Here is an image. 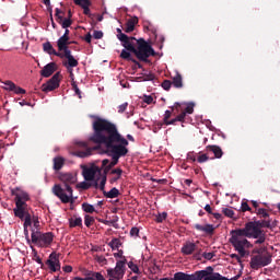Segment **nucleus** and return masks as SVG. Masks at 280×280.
Returning <instances> with one entry per match:
<instances>
[{"label":"nucleus","mask_w":280,"mask_h":280,"mask_svg":"<svg viewBox=\"0 0 280 280\" xmlns=\"http://www.w3.org/2000/svg\"><path fill=\"white\" fill-rule=\"evenodd\" d=\"M122 39H120V43L122 45V47L125 49L121 50L120 52V58H122V60H129L131 62H137V60L135 58H132V56L130 55V52L132 54L135 51V47L137 46V42L139 39H137L136 37L132 36H121Z\"/></svg>","instance_id":"obj_7"},{"label":"nucleus","mask_w":280,"mask_h":280,"mask_svg":"<svg viewBox=\"0 0 280 280\" xmlns=\"http://www.w3.org/2000/svg\"><path fill=\"white\" fill-rule=\"evenodd\" d=\"M144 102H145V104H152V102H154V98L152 96L145 95L144 96Z\"/></svg>","instance_id":"obj_63"},{"label":"nucleus","mask_w":280,"mask_h":280,"mask_svg":"<svg viewBox=\"0 0 280 280\" xmlns=\"http://www.w3.org/2000/svg\"><path fill=\"white\" fill-rule=\"evenodd\" d=\"M59 58H61V60H63V58H66V60H63L62 65L63 67H66V69H73L75 67H78L79 62L78 59H75V57H73V55L71 54V50H66L63 52H61V56H59Z\"/></svg>","instance_id":"obj_15"},{"label":"nucleus","mask_w":280,"mask_h":280,"mask_svg":"<svg viewBox=\"0 0 280 280\" xmlns=\"http://www.w3.org/2000/svg\"><path fill=\"white\" fill-rule=\"evenodd\" d=\"M110 174H113V175H116V177H113L110 180H109V183L113 185V183H117V180H119V178H121V174H124V170H121V168H113L112 171H110Z\"/></svg>","instance_id":"obj_31"},{"label":"nucleus","mask_w":280,"mask_h":280,"mask_svg":"<svg viewBox=\"0 0 280 280\" xmlns=\"http://www.w3.org/2000/svg\"><path fill=\"white\" fill-rule=\"evenodd\" d=\"M116 32H117L118 40H122L124 39L122 36H128L124 32H121V28H117Z\"/></svg>","instance_id":"obj_60"},{"label":"nucleus","mask_w":280,"mask_h":280,"mask_svg":"<svg viewBox=\"0 0 280 280\" xmlns=\"http://www.w3.org/2000/svg\"><path fill=\"white\" fill-rule=\"evenodd\" d=\"M92 129L93 135L90 137V141L105 147V154L112 159L107 165L113 170L120 159L128 156L130 142L119 132L117 125L108 119L95 116Z\"/></svg>","instance_id":"obj_1"},{"label":"nucleus","mask_w":280,"mask_h":280,"mask_svg":"<svg viewBox=\"0 0 280 280\" xmlns=\"http://www.w3.org/2000/svg\"><path fill=\"white\" fill-rule=\"evenodd\" d=\"M69 45H71V43H69V37L67 36H61L58 40H57V47L59 49V51H69Z\"/></svg>","instance_id":"obj_23"},{"label":"nucleus","mask_w":280,"mask_h":280,"mask_svg":"<svg viewBox=\"0 0 280 280\" xmlns=\"http://www.w3.org/2000/svg\"><path fill=\"white\" fill-rule=\"evenodd\" d=\"M255 213L257 215H259L260 218H270V214L268 213V211L264 208H259L255 210Z\"/></svg>","instance_id":"obj_38"},{"label":"nucleus","mask_w":280,"mask_h":280,"mask_svg":"<svg viewBox=\"0 0 280 280\" xmlns=\"http://www.w3.org/2000/svg\"><path fill=\"white\" fill-rule=\"evenodd\" d=\"M75 5H80L85 16H91V0H73Z\"/></svg>","instance_id":"obj_21"},{"label":"nucleus","mask_w":280,"mask_h":280,"mask_svg":"<svg viewBox=\"0 0 280 280\" xmlns=\"http://www.w3.org/2000/svg\"><path fill=\"white\" fill-rule=\"evenodd\" d=\"M172 84L175 89H183V75L178 72L173 77Z\"/></svg>","instance_id":"obj_28"},{"label":"nucleus","mask_w":280,"mask_h":280,"mask_svg":"<svg viewBox=\"0 0 280 280\" xmlns=\"http://www.w3.org/2000/svg\"><path fill=\"white\" fill-rule=\"evenodd\" d=\"M138 23H139V18L133 16V18L129 19L126 22L125 28H124L126 34H130L131 32H135V25H137Z\"/></svg>","instance_id":"obj_27"},{"label":"nucleus","mask_w":280,"mask_h":280,"mask_svg":"<svg viewBox=\"0 0 280 280\" xmlns=\"http://www.w3.org/2000/svg\"><path fill=\"white\" fill-rule=\"evenodd\" d=\"M162 89H164V91H170V89H172V81L170 80H164L162 82Z\"/></svg>","instance_id":"obj_46"},{"label":"nucleus","mask_w":280,"mask_h":280,"mask_svg":"<svg viewBox=\"0 0 280 280\" xmlns=\"http://www.w3.org/2000/svg\"><path fill=\"white\" fill-rule=\"evenodd\" d=\"M12 196H14L15 208L14 211H23L25 209H30L27 201H30V194L27 191L16 187L11 190Z\"/></svg>","instance_id":"obj_8"},{"label":"nucleus","mask_w":280,"mask_h":280,"mask_svg":"<svg viewBox=\"0 0 280 280\" xmlns=\"http://www.w3.org/2000/svg\"><path fill=\"white\" fill-rule=\"evenodd\" d=\"M252 253L253 255H266V253H268V249L266 247L254 248Z\"/></svg>","instance_id":"obj_42"},{"label":"nucleus","mask_w":280,"mask_h":280,"mask_svg":"<svg viewBox=\"0 0 280 280\" xmlns=\"http://www.w3.org/2000/svg\"><path fill=\"white\" fill-rule=\"evenodd\" d=\"M91 187H93V184H91L89 182H81V183L77 184L78 189H83L85 191H86V189H91Z\"/></svg>","instance_id":"obj_37"},{"label":"nucleus","mask_w":280,"mask_h":280,"mask_svg":"<svg viewBox=\"0 0 280 280\" xmlns=\"http://www.w3.org/2000/svg\"><path fill=\"white\" fill-rule=\"evenodd\" d=\"M32 222H33L35 229H38L40 226V222L38 221V217L34 215V212H33Z\"/></svg>","instance_id":"obj_56"},{"label":"nucleus","mask_w":280,"mask_h":280,"mask_svg":"<svg viewBox=\"0 0 280 280\" xmlns=\"http://www.w3.org/2000/svg\"><path fill=\"white\" fill-rule=\"evenodd\" d=\"M103 196H105V198H119V189L114 187L109 191H104Z\"/></svg>","instance_id":"obj_32"},{"label":"nucleus","mask_w":280,"mask_h":280,"mask_svg":"<svg viewBox=\"0 0 280 280\" xmlns=\"http://www.w3.org/2000/svg\"><path fill=\"white\" fill-rule=\"evenodd\" d=\"M187 159H188V161H192V163H196V153L189 152L187 154Z\"/></svg>","instance_id":"obj_62"},{"label":"nucleus","mask_w":280,"mask_h":280,"mask_svg":"<svg viewBox=\"0 0 280 280\" xmlns=\"http://www.w3.org/2000/svg\"><path fill=\"white\" fill-rule=\"evenodd\" d=\"M59 180L63 183L65 188L59 184H55L51 189L54 196L59 198L63 205H69V202L70 205H73L75 199H73V188L71 185H75L78 183V177L71 173H61L59 175Z\"/></svg>","instance_id":"obj_3"},{"label":"nucleus","mask_w":280,"mask_h":280,"mask_svg":"<svg viewBox=\"0 0 280 280\" xmlns=\"http://www.w3.org/2000/svg\"><path fill=\"white\" fill-rule=\"evenodd\" d=\"M77 150L73 152L74 156H79V159H86V156H91L95 150H100V145L90 148L89 143L86 142H77Z\"/></svg>","instance_id":"obj_11"},{"label":"nucleus","mask_w":280,"mask_h":280,"mask_svg":"<svg viewBox=\"0 0 280 280\" xmlns=\"http://www.w3.org/2000/svg\"><path fill=\"white\" fill-rule=\"evenodd\" d=\"M84 224L88 229H91V226H93V224H95V218L89 215V214H85L84 217Z\"/></svg>","instance_id":"obj_35"},{"label":"nucleus","mask_w":280,"mask_h":280,"mask_svg":"<svg viewBox=\"0 0 280 280\" xmlns=\"http://www.w3.org/2000/svg\"><path fill=\"white\" fill-rule=\"evenodd\" d=\"M46 266H48L50 272H58L60 270V257L56 253H51L46 260Z\"/></svg>","instance_id":"obj_16"},{"label":"nucleus","mask_w":280,"mask_h":280,"mask_svg":"<svg viewBox=\"0 0 280 280\" xmlns=\"http://www.w3.org/2000/svg\"><path fill=\"white\" fill-rule=\"evenodd\" d=\"M164 220H167V212H162L156 215L155 222L161 224Z\"/></svg>","instance_id":"obj_44"},{"label":"nucleus","mask_w":280,"mask_h":280,"mask_svg":"<svg viewBox=\"0 0 280 280\" xmlns=\"http://www.w3.org/2000/svg\"><path fill=\"white\" fill-rule=\"evenodd\" d=\"M60 86V72H56L48 82L42 85V91L44 93H49L50 91H56Z\"/></svg>","instance_id":"obj_13"},{"label":"nucleus","mask_w":280,"mask_h":280,"mask_svg":"<svg viewBox=\"0 0 280 280\" xmlns=\"http://www.w3.org/2000/svg\"><path fill=\"white\" fill-rule=\"evenodd\" d=\"M31 242L32 244H36V246H39V248H49V246H51V243L54 242V233H42L38 230H32Z\"/></svg>","instance_id":"obj_6"},{"label":"nucleus","mask_w":280,"mask_h":280,"mask_svg":"<svg viewBox=\"0 0 280 280\" xmlns=\"http://www.w3.org/2000/svg\"><path fill=\"white\" fill-rule=\"evenodd\" d=\"M261 233H264V230L255 226V223L249 221L244 228L232 230L230 232L231 237L229 238V242L233 246L234 250L241 254V257H248L250 252L246 249L253 248V244L248 238L257 240Z\"/></svg>","instance_id":"obj_2"},{"label":"nucleus","mask_w":280,"mask_h":280,"mask_svg":"<svg viewBox=\"0 0 280 280\" xmlns=\"http://www.w3.org/2000/svg\"><path fill=\"white\" fill-rule=\"evenodd\" d=\"M95 275H100V272H93L92 276L83 278V280H97V278H95Z\"/></svg>","instance_id":"obj_64"},{"label":"nucleus","mask_w":280,"mask_h":280,"mask_svg":"<svg viewBox=\"0 0 280 280\" xmlns=\"http://www.w3.org/2000/svg\"><path fill=\"white\" fill-rule=\"evenodd\" d=\"M130 235H131V237H139V230H138V228H132L130 230Z\"/></svg>","instance_id":"obj_58"},{"label":"nucleus","mask_w":280,"mask_h":280,"mask_svg":"<svg viewBox=\"0 0 280 280\" xmlns=\"http://www.w3.org/2000/svg\"><path fill=\"white\" fill-rule=\"evenodd\" d=\"M242 277L236 275L231 279L220 275V272H213V267L208 266L203 270L195 271L194 273H178L175 276L176 280H237Z\"/></svg>","instance_id":"obj_4"},{"label":"nucleus","mask_w":280,"mask_h":280,"mask_svg":"<svg viewBox=\"0 0 280 280\" xmlns=\"http://www.w3.org/2000/svg\"><path fill=\"white\" fill-rule=\"evenodd\" d=\"M202 257H203V259H207L208 261H211V259H212L213 257H215V254H214V253H207V252H205V253L202 254Z\"/></svg>","instance_id":"obj_53"},{"label":"nucleus","mask_w":280,"mask_h":280,"mask_svg":"<svg viewBox=\"0 0 280 280\" xmlns=\"http://www.w3.org/2000/svg\"><path fill=\"white\" fill-rule=\"evenodd\" d=\"M72 89H73L74 93L77 95H79V97H82V96H80V95H82V92L80 91V88H78V84H75V82H72Z\"/></svg>","instance_id":"obj_57"},{"label":"nucleus","mask_w":280,"mask_h":280,"mask_svg":"<svg viewBox=\"0 0 280 280\" xmlns=\"http://www.w3.org/2000/svg\"><path fill=\"white\" fill-rule=\"evenodd\" d=\"M98 188L101 189V191H103V195H104V191H106L105 190V188H106V175H104L102 177Z\"/></svg>","instance_id":"obj_47"},{"label":"nucleus","mask_w":280,"mask_h":280,"mask_svg":"<svg viewBox=\"0 0 280 280\" xmlns=\"http://www.w3.org/2000/svg\"><path fill=\"white\" fill-rule=\"evenodd\" d=\"M206 152H212L214 154V159H222L224 156V151L219 145L212 144L206 147Z\"/></svg>","instance_id":"obj_24"},{"label":"nucleus","mask_w":280,"mask_h":280,"mask_svg":"<svg viewBox=\"0 0 280 280\" xmlns=\"http://www.w3.org/2000/svg\"><path fill=\"white\" fill-rule=\"evenodd\" d=\"M222 213L226 217V218H233L235 215V212L233 211V209L230 208H223L222 209Z\"/></svg>","instance_id":"obj_43"},{"label":"nucleus","mask_w":280,"mask_h":280,"mask_svg":"<svg viewBox=\"0 0 280 280\" xmlns=\"http://www.w3.org/2000/svg\"><path fill=\"white\" fill-rule=\"evenodd\" d=\"M262 229H270V220H260Z\"/></svg>","instance_id":"obj_61"},{"label":"nucleus","mask_w":280,"mask_h":280,"mask_svg":"<svg viewBox=\"0 0 280 280\" xmlns=\"http://www.w3.org/2000/svg\"><path fill=\"white\" fill-rule=\"evenodd\" d=\"M137 45L132 54H135L136 58L141 62H148L150 56H154V48L144 38H139L137 40Z\"/></svg>","instance_id":"obj_5"},{"label":"nucleus","mask_w":280,"mask_h":280,"mask_svg":"<svg viewBox=\"0 0 280 280\" xmlns=\"http://www.w3.org/2000/svg\"><path fill=\"white\" fill-rule=\"evenodd\" d=\"M93 38H95V40H100V39L104 38V32H102V31H94Z\"/></svg>","instance_id":"obj_49"},{"label":"nucleus","mask_w":280,"mask_h":280,"mask_svg":"<svg viewBox=\"0 0 280 280\" xmlns=\"http://www.w3.org/2000/svg\"><path fill=\"white\" fill-rule=\"evenodd\" d=\"M194 229H196V231H200L201 233H206V235H213V233H215V226H213V224H205V225H200V224H195Z\"/></svg>","instance_id":"obj_20"},{"label":"nucleus","mask_w":280,"mask_h":280,"mask_svg":"<svg viewBox=\"0 0 280 280\" xmlns=\"http://www.w3.org/2000/svg\"><path fill=\"white\" fill-rule=\"evenodd\" d=\"M108 163H109V160H108V159H104V160L102 161V167H103V170H104L105 176H106V174H108V172H110V170H113V168L108 165Z\"/></svg>","instance_id":"obj_40"},{"label":"nucleus","mask_w":280,"mask_h":280,"mask_svg":"<svg viewBox=\"0 0 280 280\" xmlns=\"http://www.w3.org/2000/svg\"><path fill=\"white\" fill-rule=\"evenodd\" d=\"M55 12L56 21L61 25L62 30H67L70 25H73L72 20L69 18L65 19V12H62V10L56 8Z\"/></svg>","instance_id":"obj_17"},{"label":"nucleus","mask_w":280,"mask_h":280,"mask_svg":"<svg viewBox=\"0 0 280 280\" xmlns=\"http://www.w3.org/2000/svg\"><path fill=\"white\" fill-rule=\"evenodd\" d=\"M198 163H207L209 161V155L207 153H203L197 158Z\"/></svg>","instance_id":"obj_48"},{"label":"nucleus","mask_w":280,"mask_h":280,"mask_svg":"<svg viewBox=\"0 0 280 280\" xmlns=\"http://www.w3.org/2000/svg\"><path fill=\"white\" fill-rule=\"evenodd\" d=\"M31 248H32L33 253L35 254V261L37 264H40V266L43 268V266H44L43 259L40 258V256H38V252H36V249L33 246H31Z\"/></svg>","instance_id":"obj_45"},{"label":"nucleus","mask_w":280,"mask_h":280,"mask_svg":"<svg viewBox=\"0 0 280 280\" xmlns=\"http://www.w3.org/2000/svg\"><path fill=\"white\" fill-rule=\"evenodd\" d=\"M241 211H243V213H245V211H253V209L250 208V206H248V202L243 201L242 206H241Z\"/></svg>","instance_id":"obj_50"},{"label":"nucleus","mask_w":280,"mask_h":280,"mask_svg":"<svg viewBox=\"0 0 280 280\" xmlns=\"http://www.w3.org/2000/svg\"><path fill=\"white\" fill-rule=\"evenodd\" d=\"M172 110H175V113H179L178 115L183 116V121H179L180 124H185V117L187 115H194V104H188L185 108L183 107V104L175 103L173 106H171Z\"/></svg>","instance_id":"obj_14"},{"label":"nucleus","mask_w":280,"mask_h":280,"mask_svg":"<svg viewBox=\"0 0 280 280\" xmlns=\"http://www.w3.org/2000/svg\"><path fill=\"white\" fill-rule=\"evenodd\" d=\"M65 166V159L62 156H57L54 159V170L55 172H59Z\"/></svg>","instance_id":"obj_29"},{"label":"nucleus","mask_w":280,"mask_h":280,"mask_svg":"<svg viewBox=\"0 0 280 280\" xmlns=\"http://www.w3.org/2000/svg\"><path fill=\"white\" fill-rule=\"evenodd\" d=\"M115 259H120V261H124L126 259V256H124V250L119 249L118 253L114 254Z\"/></svg>","instance_id":"obj_51"},{"label":"nucleus","mask_w":280,"mask_h":280,"mask_svg":"<svg viewBox=\"0 0 280 280\" xmlns=\"http://www.w3.org/2000/svg\"><path fill=\"white\" fill-rule=\"evenodd\" d=\"M43 51H45V54H48V56H57V58H60V56H62V52L56 51L54 49V46L49 42L43 44Z\"/></svg>","instance_id":"obj_26"},{"label":"nucleus","mask_w":280,"mask_h":280,"mask_svg":"<svg viewBox=\"0 0 280 280\" xmlns=\"http://www.w3.org/2000/svg\"><path fill=\"white\" fill-rule=\"evenodd\" d=\"M198 244H199L198 241H197V243L187 241L183 244V246L180 248V253L184 255H194L196 253V250H198Z\"/></svg>","instance_id":"obj_19"},{"label":"nucleus","mask_w":280,"mask_h":280,"mask_svg":"<svg viewBox=\"0 0 280 280\" xmlns=\"http://www.w3.org/2000/svg\"><path fill=\"white\" fill-rule=\"evenodd\" d=\"M272 264V254L266 252L265 255H254L250 258L249 266L252 270H259V268H266Z\"/></svg>","instance_id":"obj_9"},{"label":"nucleus","mask_w":280,"mask_h":280,"mask_svg":"<svg viewBox=\"0 0 280 280\" xmlns=\"http://www.w3.org/2000/svg\"><path fill=\"white\" fill-rule=\"evenodd\" d=\"M230 257H231V259H235L237 261V264H240V266L242 268H244V264L242 261V257H246V256H242V254L238 253V255L237 254H231Z\"/></svg>","instance_id":"obj_39"},{"label":"nucleus","mask_w":280,"mask_h":280,"mask_svg":"<svg viewBox=\"0 0 280 280\" xmlns=\"http://www.w3.org/2000/svg\"><path fill=\"white\" fill-rule=\"evenodd\" d=\"M2 84H5L7 86L4 88L5 91H14V89H11L12 88V84H14V82L12 81H4L2 82Z\"/></svg>","instance_id":"obj_55"},{"label":"nucleus","mask_w":280,"mask_h":280,"mask_svg":"<svg viewBox=\"0 0 280 280\" xmlns=\"http://www.w3.org/2000/svg\"><path fill=\"white\" fill-rule=\"evenodd\" d=\"M69 226L70 229H75V226L82 228V218L80 217H72L69 219Z\"/></svg>","instance_id":"obj_30"},{"label":"nucleus","mask_w":280,"mask_h":280,"mask_svg":"<svg viewBox=\"0 0 280 280\" xmlns=\"http://www.w3.org/2000/svg\"><path fill=\"white\" fill-rule=\"evenodd\" d=\"M172 113H173V115H177V116L170 120V118L172 117ZM183 116H184V114L178 115V113H176V110H173L172 108H171V110L167 109L164 114V119H163L164 125L165 126H176L177 121H183Z\"/></svg>","instance_id":"obj_18"},{"label":"nucleus","mask_w":280,"mask_h":280,"mask_svg":"<svg viewBox=\"0 0 280 280\" xmlns=\"http://www.w3.org/2000/svg\"><path fill=\"white\" fill-rule=\"evenodd\" d=\"M126 108H128V103H124L118 106V113H126Z\"/></svg>","instance_id":"obj_59"},{"label":"nucleus","mask_w":280,"mask_h":280,"mask_svg":"<svg viewBox=\"0 0 280 280\" xmlns=\"http://www.w3.org/2000/svg\"><path fill=\"white\" fill-rule=\"evenodd\" d=\"M33 212L32 208H26L24 210L21 211H14V215L15 218H19V220H21L23 223V228L24 229H28V226H32V220H33Z\"/></svg>","instance_id":"obj_12"},{"label":"nucleus","mask_w":280,"mask_h":280,"mask_svg":"<svg viewBox=\"0 0 280 280\" xmlns=\"http://www.w3.org/2000/svg\"><path fill=\"white\" fill-rule=\"evenodd\" d=\"M143 82H150L152 80H154V74L153 73H148V74H143Z\"/></svg>","instance_id":"obj_54"},{"label":"nucleus","mask_w":280,"mask_h":280,"mask_svg":"<svg viewBox=\"0 0 280 280\" xmlns=\"http://www.w3.org/2000/svg\"><path fill=\"white\" fill-rule=\"evenodd\" d=\"M126 264H128V259L117 260L115 268L107 269V277L112 280L124 279V275H126Z\"/></svg>","instance_id":"obj_10"},{"label":"nucleus","mask_w":280,"mask_h":280,"mask_svg":"<svg viewBox=\"0 0 280 280\" xmlns=\"http://www.w3.org/2000/svg\"><path fill=\"white\" fill-rule=\"evenodd\" d=\"M127 266L130 270L135 272V275H141V271H139V266H137V264L129 261Z\"/></svg>","instance_id":"obj_41"},{"label":"nucleus","mask_w":280,"mask_h":280,"mask_svg":"<svg viewBox=\"0 0 280 280\" xmlns=\"http://www.w3.org/2000/svg\"><path fill=\"white\" fill-rule=\"evenodd\" d=\"M11 84V88L10 89H13V93H15L16 95H25L26 91L25 89L14 84V83H10Z\"/></svg>","instance_id":"obj_34"},{"label":"nucleus","mask_w":280,"mask_h":280,"mask_svg":"<svg viewBox=\"0 0 280 280\" xmlns=\"http://www.w3.org/2000/svg\"><path fill=\"white\" fill-rule=\"evenodd\" d=\"M82 209L85 213H94V211H95V207H93V205L88 203V202L82 203Z\"/></svg>","instance_id":"obj_36"},{"label":"nucleus","mask_w":280,"mask_h":280,"mask_svg":"<svg viewBox=\"0 0 280 280\" xmlns=\"http://www.w3.org/2000/svg\"><path fill=\"white\" fill-rule=\"evenodd\" d=\"M97 172H100L98 167H90V168H85L83 171V178L84 180H95V175L97 174Z\"/></svg>","instance_id":"obj_25"},{"label":"nucleus","mask_w":280,"mask_h":280,"mask_svg":"<svg viewBox=\"0 0 280 280\" xmlns=\"http://www.w3.org/2000/svg\"><path fill=\"white\" fill-rule=\"evenodd\" d=\"M264 242H266V234L261 232L260 236L257 237L254 244H264Z\"/></svg>","instance_id":"obj_52"},{"label":"nucleus","mask_w":280,"mask_h":280,"mask_svg":"<svg viewBox=\"0 0 280 280\" xmlns=\"http://www.w3.org/2000/svg\"><path fill=\"white\" fill-rule=\"evenodd\" d=\"M108 246L112 250H119V246H121V241L119 238H113Z\"/></svg>","instance_id":"obj_33"},{"label":"nucleus","mask_w":280,"mask_h":280,"mask_svg":"<svg viewBox=\"0 0 280 280\" xmlns=\"http://www.w3.org/2000/svg\"><path fill=\"white\" fill-rule=\"evenodd\" d=\"M55 72H56V62H50L43 68V70L40 71V75H43V78H49L54 75Z\"/></svg>","instance_id":"obj_22"}]
</instances>
